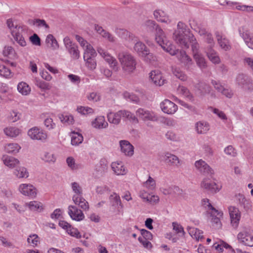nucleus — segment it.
<instances>
[{"label":"nucleus","mask_w":253,"mask_h":253,"mask_svg":"<svg viewBox=\"0 0 253 253\" xmlns=\"http://www.w3.org/2000/svg\"><path fill=\"white\" fill-rule=\"evenodd\" d=\"M143 28L148 32H153L155 33V41L162 47L164 50L169 53L171 55H175L177 50L175 45L168 40L163 30L154 21L148 20L142 25Z\"/></svg>","instance_id":"f257e3e1"},{"label":"nucleus","mask_w":253,"mask_h":253,"mask_svg":"<svg viewBox=\"0 0 253 253\" xmlns=\"http://www.w3.org/2000/svg\"><path fill=\"white\" fill-rule=\"evenodd\" d=\"M193 35L190 33L188 26L184 23L179 22L177 25V30L173 33V39L175 42L183 48H188V40L193 39Z\"/></svg>","instance_id":"f03ea898"},{"label":"nucleus","mask_w":253,"mask_h":253,"mask_svg":"<svg viewBox=\"0 0 253 253\" xmlns=\"http://www.w3.org/2000/svg\"><path fill=\"white\" fill-rule=\"evenodd\" d=\"M6 24L15 41L21 46H26V42L23 37L25 33L24 27L14 23L10 19L7 20Z\"/></svg>","instance_id":"7ed1b4c3"},{"label":"nucleus","mask_w":253,"mask_h":253,"mask_svg":"<svg viewBox=\"0 0 253 253\" xmlns=\"http://www.w3.org/2000/svg\"><path fill=\"white\" fill-rule=\"evenodd\" d=\"M118 58L125 72L129 73L135 70L136 62L130 53L127 52H120L118 54Z\"/></svg>","instance_id":"20e7f679"},{"label":"nucleus","mask_w":253,"mask_h":253,"mask_svg":"<svg viewBox=\"0 0 253 253\" xmlns=\"http://www.w3.org/2000/svg\"><path fill=\"white\" fill-rule=\"evenodd\" d=\"M135 114L138 120H141L144 122H156L158 120V116L156 113L145 108H139L136 110Z\"/></svg>","instance_id":"39448f33"},{"label":"nucleus","mask_w":253,"mask_h":253,"mask_svg":"<svg viewBox=\"0 0 253 253\" xmlns=\"http://www.w3.org/2000/svg\"><path fill=\"white\" fill-rule=\"evenodd\" d=\"M85 52H84V59L85 65L90 70L95 69L96 67V62L95 59L96 52L92 45H89Z\"/></svg>","instance_id":"423d86ee"},{"label":"nucleus","mask_w":253,"mask_h":253,"mask_svg":"<svg viewBox=\"0 0 253 253\" xmlns=\"http://www.w3.org/2000/svg\"><path fill=\"white\" fill-rule=\"evenodd\" d=\"M63 42L66 50L70 55L71 57L73 59H78L80 57V51L78 45L73 42L68 37H66Z\"/></svg>","instance_id":"0eeeda50"},{"label":"nucleus","mask_w":253,"mask_h":253,"mask_svg":"<svg viewBox=\"0 0 253 253\" xmlns=\"http://www.w3.org/2000/svg\"><path fill=\"white\" fill-rule=\"evenodd\" d=\"M196 169L201 174L212 178L214 174L213 169L204 160L200 159L195 162Z\"/></svg>","instance_id":"6e6552de"},{"label":"nucleus","mask_w":253,"mask_h":253,"mask_svg":"<svg viewBox=\"0 0 253 253\" xmlns=\"http://www.w3.org/2000/svg\"><path fill=\"white\" fill-rule=\"evenodd\" d=\"M97 51L100 55L109 64L110 67L117 71L119 69L118 63L115 57L112 56L106 50L99 47Z\"/></svg>","instance_id":"1a4fd4ad"},{"label":"nucleus","mask_w":253,"mask_h":253,"mask_svg":"<svg viewBox=\"0 0 253 253\" xmlns=\"http://www.w3.org/2000/svg\"><path fill=\"white\" fill-rule=\"evenodd\" d=\"M18 190L24 196L34 198L37 196V188L30 183H22L19 185Z\"/></svg>","instance_id":"9d476101"},{"label":"nucleus","mask_w":253,"mask_h":253,"mask_svg":"<svg viewBox=\"0 0 253 253\" xmlns=\"http://www.w3.org/2000/svg\"><path fill=\"white\" fill-rule=\"evenodd\" d=\"M175 48L176 47H175ZM175 49L177 51L175 55L177 54L178 60L184 65L187 70H191L192 66L194 65L192 59L186 54L185 51L181 50L179 51L178 49L176 48Z\"/></svg>","instance_id":"9b49d317"},{"label":"nucleus","mask_w":253,"mask_h":253,"mask_svg":"<svg viewBox=\"0 0 253 253\" xmlns=\"http://www.w3.org/2000/svg\"><path fill=\"white\" fill-rule=\"evenodd\" d=\"M236 83L239 86L245 90L250 89L253 87L252 79L243 74H239L237 75Z\"/></svg>","instance_id":"f8f14e48"},{"label":"nucleus","mask_w":253,"mask_h":253,"mask_svg":"<svg viewBox=\"0 0 253 253\" xmlns=\"http://www.w3.org/2000/svg\"><path fill=\"white\" fill-rule=\"evenodd\" d=\"M160 108L162 111L167 114H174L177 110V106L169 99H165L160 103Z\"/></svg>","instance_id":"ddd939ff"},{"label":"nucleus","mask_w":253,"mask_h":253,"mask_svg":"<svg viewBox=\"0 0 253 253\" xmlns=\"http://www.w3.org/2000/svg\"><path fill=\"white\" fill-rule=\"evenodd\" d=\"M28 136L33 140H44L47 138L46 133L37 127H33L28 131Z\"/></svg>","instance_id":"4468645a"},{"label":"nucleus","mask_w":253,"mask_h":253,"mask_svg":"<svg viewBox=\"0 0 253 253\" xmlns=\"http://www.w3.org/2000/svg\"><path fill=\"white\" fill-rule=\"evenodd\" d=\"M239 33L242 37L247 46L253 49V37L250 35V32L245 26L240 27L239 29Z\"/></svg>","instance_id":"2eb2a0df"},{"label":"nucleus","mask_w":253,"mask_h":253,"mask_svg":"<svg viewBox=\"0 0 253 253\" xmlns=\"http://www.w3.org/2000/svg\"><path fill=\"white\" fill-rule=\"evenodd\" d=\"M68 213L73 220L80 221L84 219V215L83 211L76 206L70 205L68 207Z\"/></svg>","instance_id":"dca6fc26"},{"label":"nucleus","mask_w":253,"mask_h":253,"mask_svg":"<svg viewBox=\"0 0 253 253\" xmlns=\"http://www.w3.org/2000/svg\"><path fill=\"white\" fill-rule=\"evenodd\" d=\"M229 213L231 219V223L233 226L237 227L241 218V213L237 208L230 206L228 208Z\"/></svg>","instance_id":"f3484780"},{"label":"nucleus","mask_w":253,"mask_h":253,"mask_svg":"<svg viewBox=\"0 0 253 253\" xmlns=\"http://www.w3.org/2000/svg\"><path fill=\"white\" fill-rule=\"evenodd\" d=\"M116 34L121 38L126 40L127 46L131 42H135L137 40V37L133 34L123 29H119L116 30Z\"/></svg>","instance_id":"a211bd4d"},{"label":"nucleus","mask_w":253,"mask_h":253,"mask_svg":"<svg viewBox=\"0 0 253 253\" xmlns=\"http://www.w3.org/2000/svg\"><path fill=\"white\" fill-rule=\"evenodd\" d=\"M116 34L121 38L126 40L127 46L131 42H135L137 40V37L133 34L123 29H119L116 30Z\"/></svg>","instance_id":"6ab92c4d"},{"label":"nucleus","mask_w":253,"mask_h":253,"mask_svg":"<svg viewBox=\"0 0 253 253\" xmlns=\"http://www.w3.org/2000/svg\"><path fill=\"white\" fill-rule=\"evenodd\" d=\"M201 187L211 193H216L220 189L214 182L211 181L207 178L203 179L201 183Z\"/></svg>","instance_id":"aec40b11"},{"label":"nucleus","mask_w":253,"mask_h":253,"mask_svg":"<svg viewBox=\"0 0 253 253\" xmlns=\"http://www.w3.org/2000/svg\"><path fill=\"white\" fill-rule=\"evenodd\" d=\"M163 160L169 165L174 167H178L180 161L175 155L170 153H165L163 156Z\"/></svg>","instance_id":"412c9836"},{"label":"nucleus","mask_w":253,"mask_h":253,"mask_svg":"<svg viewBox=\"0 0 253 253\" xmlns=\"http://www.w3.org/2000/svg\"><path fill=\"white\" fill-rule=\"evenodd\" d=\"M119 144L121 152L126 156H131L133 155L134 148L129 141L125 140H121Z\"/></svg>","instance_id":"4be33fe9"},{"label":"nucleus","mask_w":253,"mask_h":253,"mask_svg":"<svg viewBox=\"0 0 253 253\" xmlns=\"http://www.w3.org/2000/svg\"><path fill=\"white\" fill-rule=\"evenodd\" d=\"M108 121L115 126L119 125L121 121L122 115L121 110L116 112L109 111L107 114Z\"/></svg>","instance_id":"5701e85b"},{"label":"nucleus","mask_w":253,"mask_h":253,"mask_svg":"<svg viewBox=\"0 0 253 253\" xmlns=\"http://www.w3.org/2000/svg\"><path fill=\"white\" fill-rule=\"evenodd\" d=\"M150 78L157 85L161 86L166 83V80L163 77L161 72L158 70L151 71L150 73Z\"/></svg>","instance_id":"b1692460"},{"label":"nucleus","mask_w":253,"mask_h":253,"mask_svg":"<svg viewBox=\"0 0 253 253\" xmlns=\"http://www.w3.org/2000/svg\"><path fill=\"white\" fill-rule=\"evenodd\" d=\"M134 44L133 49L138 54V55L141 57L143 55L146 54L147 50L148 49L146 46L142 42L139 41V39L137 38V40L135 42H131L129 44Z\"/></svg>","instance_id":"393cba45"},{"label":"nucleus","mask_w":253,"mask_h":253,"mask_svg":"<svg viewBox=\"0 0 253 253\" xmlns=\"http://www.w3.org/2000/svg\"><path fill=\"white\" fill-rule=\"evenodd\" d=\"M238 239L245 246H253V236L247 232H242L238 234Z\"/></svg>","instance_id":"a878e982"},{"label":"nucleus","mask_w":253,"mask_h":253,"mask_svg":"<svg viewBox=\"0 0 253 253\" xmlns=\"http://www.w3.org/2000/svg\"><path fill=\"white\" fill-rule=\"evenodd\" d=\"M3 164L10 169L15 168L20 164V161L16 158L4 155L1 158Z\"/></svg>","instance_id":"bb28decb"},{"label":"nucleus","mask_w":253,"mask_h":253,"mask_svg":"<svg viewBox=\"0 0 253 253\" xmlns=\"http://www.w3.org/2000/svg\"><path fill=\"white\" fill-rule=\"evenodd\" d=\"M195 130L198 134H206L210 129L209 123L205 121L197 122L195 125Z\"/></svg>","instance_id":"cd10ccee"},{"label":"nucleus","mask_w":253,"mask_h":253,"mask_svg":"<svg viewBox=\"0 0 253 253\" xmlns=\"http://www.w3.org/2000/svg\"><path fill=\"white\" fill-rule=\"evenodd\" d=\"M91 124L92 126L97 129L106 128L108 126V123L105 121L104 116L97 117Z\"/></svg>","instance_id":"c85d7f7f"},{"label":"nucleus","mask_w":253,"mask_h":253,"mask_svg":"<svg viewBox=\"0 0 253 253\" xmlns=\"http://www.w3.org/2000/svg\"><path fill=\"white\" fill-rule=\"evenodd\" d=\"M240 206L248 211L251 210L252 204L250 200L247 199L245 197L241 194L237 196Z\"/></svg>","instance_id":"c756f323"},{"label":"nucleus","mask_w":253,"mask_h":253,"mask_svg":"<svg viewBox=\"0 0 253 253\" xmlns=\"http://www.w3.org/2000/svg\"><path fill=\"white\" fill-rule=\"evenodd\" d=\"M111 167L114 172L117 175H125L126 173L127 170L123 165V163L113 162L112 163Z\"/></svg>","instance_id":"7c9ffc66"},{"label":"nucleus","mask_w":253,"mask_h":253,"mask_svg":"<svg viewBox=\"0 0 253 253\" xmlns=\"http://www.w3.org/2000/svg\"><path fill=\"white\" fill-rule=\"evenodd\" d=\"M216 37L218 43L221 48L226 51L230 49V45L229 41L224 36L220 34L219 33H216Z\"/></svg>","instance_id":"2f4dec72"},{"label":"nucleus","mask_w":253,"mask_h":253,"mask_svg":"<svg viewBox=\"0 0 253 253\" xmlns=\"http://www.w3.org/2000/svg\"><path fill=\"white\" fill-rule=\"evenodd\" d=\"M193 57L197 65L201 70L203 71L207 68V62L204 56L202 54L196 53L194 55Z\"/></svg>","instance_id":"473e14b6"},{"label":"nucleus","mask_w":253,"mask_h":253,"mask_svg":"<svg viewBox=\"0 0 253 253\" xmlns=\"http://www.w3.org/2000/svg\"><path fill=\"white\" fill-rule=\"evenodd\" d=\"M3 132L7 137L13 138L21 133V130L15 126H8L3 129Z\"/></svg>","instance_id":"72a5a7b5"},{"label":"nucleus","mask_w":253,"mask_h":253,"mask_svg":"<svg viewBox=\"0 0 253 253\" xmlns=\"http://www.w3.org/2000/svg\"><path fill=\"white\" fill-rule=\"evenodd\" d=\"M13 174L19 179L27 178L29 176L28 169L24 167H16L13 171Z\"/></svg>","instance_id":"f704fd0d"},{"label":"nucleus","mask_w":253,"mask_h":253,"mask_svg":"<svg viewBox=\"0 0 253 253\" xmlns=\"http://www.w3.org/2000/svg\"><path fill=\"white\" fill-rule=\"evenodd\" d=\"M187 230L189 235L197 241L201 240L203 239V232L199 229L192 227H188Z\"/></svg>","instance_id":"c9c22d12"},{"label":"nucleus","mask_w":253,"mask_h":253,"mask_svg":"<svg viewBox=\"0 0 253 253\" xmlns=\"http://www.w3.org/2000/svg\"><path fill=\"white\" fill-rule=\"evenodd\" d=\"M72 200L75 205L79 206L83 210H88L89 204L88 202L84 199L83 196L77 198L75 197H72Z\"/></svg>","instance_id":"e433bc0d"},{"label":"nucleus","mask_w":253,"mask_h":253,"mask_svg":"<svg viewBox=\"0 0 253 253\" xmlns=\"http://www.w3.org/2000/svg\"><path fill=\"white\" fill-rule=\"evenodd\" d=\"M121 112L122 117L123 118L133 123H138L139 120L137 116L131 112L126 110H121Z\"/></svg>","instance_id":"4c0bfd02"},{"label":"nucleus","mask_w":253,"mask_h":253,"mask_svg":"<svg viewBox=\"0 0 253 253\" xmlns=\"http://www.w3.org/2000/svg\"><path fill=\"white\" fill-rule=\"evenodd\" d=\"M110 201L112 206L117 208L119 211L123 208L120 196L117 193H114L110 196Z\"/></svg>","instance_id":"58836bf2"},{"label":"nucleus","mask_w":253,"mask_h":253,"mask_svg":"<svg viewBox=\"0 0 253 253\" xmlns=\"http://www.w3.org/2000/svg\"><path fill=\"white\" fill-rule=\"evenodd\" d=\"M154 17L158 21L164 23H169L170 20L164 11L161 10H156L154 12Z\"/></svg>","instance_id":"ea45409f"},{"label":"nucleus","mask_w":253,"mask_h":253,"mask_svg":"<svg viewBox=\"0 0 253 253\" xmlns=\"http://www.w3.org/2000/svg\"><path fill=\"white\" fill-rule=\"evenodd\" d=\"M25 206L29 208V209L34 211H41L42 208V204L38 201H33L28 203H25Z\"/></svg>","instance_id":"a19ab883"},{"label":"nucleus","mask_w":253,"mask_h":253,"mask_svg":"<svg viewBox=\"0 0 253 253\" xmlns=\"http://www.w3.org/2000/svg\"><path fill=\"white\" fill-rule=\"evenodd\" d=\"M199 91L200 95L203 96L206 94L210 93L211 87L205 83H200L195 86Z\"/></svg>","instance_id":"79ce46f5"},{"label":"nucleus","mask_w":253,"mask_h":253,"mask_svg":"<svg viewBox=\"0 0 253 253\" xmlns=\"http://www.w3.org/2000/svg\"><path fill=\"white\" fill-rule=\"evenodd\" d=\"M95 30L104 38L107 39L110 42H113L115 41V38L110 33L105 31L102 27L97 25L95 26Z\"/></svg>","instance_id":"37998d69"},{"label":"nucleus","mask_w":253,"mask_h":253,"mask_svg":"<svg viewBox=\"0 0 253 253\" xmlns=\"http://www.w3.org/2000/svg\"><path fill=\"white\" fill-rule=\"evenodd\" d=\"M17 90L23 95H27L31 92V87L25 82H20L17 85Z\"/></svg>","instance_id":"c03bdc74"},{"label":"nucleus","mask_w":253,"mask_h":253,"mask_svg":"<svg viewBox=\"0 0 253 253\" xmlns=\"http://www.w3.org/2000/svg\"><path fill=\"white\" fill-rule=\"evenodd\" d=\"M21 147L15 143H9L5 145V151L8 153L16 154L19 152Z\"/></svg>","instance_id":"a18cd8bd"},{"label":"nucleus","mask_w":253,"mask_h":253,"mask_svg":"<svg viewBox=\"0 0 253 253\" xmlns=\"http://www.w3.org/2000/svg\"><path fill=\"white\" fill-rule=\"evenodd\" d=\"M207 54L210 60L213 64H219L220 62V59L217 53L214 50L210 49Z\"/></svg>","instance_id":"49530a36"},{"label":"nucleus","mask_w":253,"mask_h":253,"mask_svg":"<svg viewBox=\"0 0 253 253\" xmlns=\"http://www.w3.org/2000/svg\"><path fill=\"white\" fill-rule=\"evenodd\" d=\"M59 118L63 124L66 125H72L74 122L73 116L67 113L59 115Z\"/></svg>","instance_id":"de8ad7c7"},{"label":"nucleus","mask_w":253,"mask_h":253,"mask_svg":"<svg viewBox=\"0 0 253 253\" xmlns=\"http://www.w3.org/2000/svg\"><path fill=\"white\" fill-rule=\"evenodd\" d=\"M71 187L74 195L73 197L76 198L83 196V189L80 184L76 182L71 183Z\"/></svg>","instance_id":"09e8293b"},{"label":"nucleus","mask_w":253,"mask_h":253,"mask_svg":"<svg viewBox=\"0 0 253 253\" xmlns=\"http://www.w3.org/2000/svg\"><path fill=\"white\" fill-rule=\"evenodd\" d=\"M202 203L205 208L207 210L208 212H209L210 214H215V213H217V214H220V212L212 206L208 199H204L202 201Z\"/></svg>","instance_id":"8fccbe9b"},{"label":"nucleus","mask_w":253,"mask_h":253,"mask_svg":"<svg viewBox=\"0 0 253 253\" xmlns=\"http://www.w3.org/2000/svg\"><path fill=\"white\" fill-rule=\"evenodd\" d=\"M84 138L82 134L79 132H72L71 134V144L73 145H78L82 143Z\"/></svg>","instance_id":"3c124183"},{"label":"nucleus","mask_w":253,"mask_h":253,"mask_svg":"<svg viewBox=\"0 0 253 253\" xmlns=\"http://www.w3.org/2000/svg\"><path fill=\"white\" fill-rule=\"evenodd\" d=\"M177 91L178 93L184 95L189 100L191 101L194 100V97L193 95L190 93L187 87L184 86L179 85L177 88Z\"/></svg>","instance_id":"603ef678"},{"label":"nucleus","mask_w":253,"mask_h":253,"mask_svg":"<svg viewBox=\"0 0 253 253\" xmlns=\"http://www.w3.org/2000/svg\"><path fill=\"white\" fill-rule=\"evenodd\" d=\"M45 42L48 45V46H50V47L54 50L57 49L59 47L56 40L51 34H49L47 35L45 40Z\"/></svg>","instance_id":"864d4df0"},{"label":"nucleus","mask_w":253,"mask_h":253,"mask_svg":"<svg viewBox=\"0 0 253 253\" xmlns=\"http://www.w3.org/2000/svg\"><path fill=\"white\" fill-rule=\"evenodd\" d=\"M211 111L215 115L217 116V117L222 120L224 123H225L227 121V117L225 115V114L221 110L213 107H211Z\"/></svg>","instance_id":"5fc2aeb1"},{"label":"nucleus","mask_w":253,"mask_h":253,"mask_svg":"<svg viewBox=\"0 0 253 253\" xmlns=\"http://www.w3.org/2000/svg\"><path fill=\"white\" fill-rule=\"evenodd\" d=\"M3 54L4 56L9 58L14 59L16 57V53L13 48L10 46H6L3 50Z\"/></svg>","instance_id":"6e6d98bb"},{"label":"nucleus","mask_w":253,"mask_h":253,"mask_svg":"<svg viewBox=\"0 0 253 253\" xmlns=\"http://www.w3.org/2000/svg\"><path fill=\"white\" fill-rule=\"evenodd\" d=\"M0 76L6 78H10L12 76V73L4 65H0Z\"/></svg>","instance_id":"4d7b16f0"},{"label":"nucleus","mask_w":253,"mask_h":253,"mask_svg":"<svg viewBox=\"0 0 253 253\" xmlns=\"http://www.w3.org/2000/svg\"><path fill=\"white\" fill-rule=\"evenodd\" d=\"M42 160L49 163H54L56 160V157L51 153L45 152L42 157Z\"/></svg>","instance_id":"13d9d810"},{"label":"nucleus","mask_w":253,"mask_h":253,"mask_svg":"<svg viewBox=\"0 0 253 253\" xmlns=\"http://www.w3.org/2000/svg\"><path fill=\"white\" fill-rule=\"evenodd\" d=\"M141 57L144 61L150 63H152L157 60L156 56H155L153 53H150L149 49L147 50L146 54L143 55Z\"/></svg>","instance_id":"bf43d9fd"},{"label":"nucleus","mask_w":253,"mask_h":253,"mask_svg":"<svg viewBox=\"0 0 253 253\" xmlns=\"http://www.w3.org/2000/svg\"><path fill=\"white\" fill-rule=\"evenodd\" d=\"M173 75L181 81H185L187 79V76L184 73L178 68H174L172 69Z\"/></svg>","instance_id":"052dcab7"},{"label":"nucleus","mask_w":253,"mask_h":253,"mask_svg":"<svg viewBox=\"0 0 253 253\" xmlns=\"http://www.w3.org/2000/svg\"><path fill=\"white\" fill-rule=\"evenodd\" d=\"M27 242L33 247H36L40 243L39 237L37 234H31L28 237Z\"/></svg>","instance_id":"680f3d73"},{"label":"nucleus","mask_w":253,"mask_h":253,"mask_svg":"<svg viewBox=\"0 0 253 253\" xmlns=\"http://www.w3.org/2000/svg\"><path fill=\"white\" fill-rule=\"evenodd\" d=\"M124 97L126 100L132 102L134 103H138L139 102V97L133 93L126 92L124 93Z\"/></svg>","instance_id":"e2e57ef3"},{"label":"nucleus","mask_w":253,"mask_h":253,"mask_svg":"<svg viewBox=\"0 0 253 253\" xmlns=\"http://www.w3.org/2000/svg\"><path fill=\"white\" fill-rule=\"evenodd\" d=\"M77 111L78 113L82 115H87L94 113L93 109L88 107L79 106L77 107Z\"/></svg>","instance_id":"0e129e2a"},{"label":"nucleus","mask_w":253,"mask_h":253,"mask_svg":"<svg viewBox=\"0 0 253 253\" xmlns=\"http://www.w3.org/2000/svg\"><path fill=\"white\" fill-rule=\"evenodd\" d=\"M161 122L168 126H176L177 122L175 120L171 118H163Z\"/></svg>","instance_id":"69168bd1"},{"label":"nucleus","mask_w":253,"mask_h":253,"mask_svg":"<svg viewBox=\"0 0 253 253\" xmlns=\"http://www.w3.org/2000/svg\"><path fill=\"white\" fill-rule=\"evenodd\" d=\"M66 163L68 166L73 170L77 169L79 168V165L76 163L75 159L72 157L67 158Z\"/></svg>","instance_id":"338daca9"},{"label":"nucleus","mask_w":253,"mask_h":253,"mask_svg":"<svg viewBox=\"0 0 253 253\" xmlns=\"http://www.w3.org/2000/svg\"><path fill=\"white\" fill-rule=\"evenodd\" d=\"M67 232L70 235L77 239H80L82 237L81 234L79 230L77 228L73 227L72 226L68 229Z\"/></svg>","instance_id":"774afa93"}]
</instances>
